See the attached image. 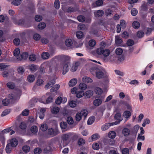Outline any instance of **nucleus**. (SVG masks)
<instances>
[{"instance_id": "1", "label": "nucleus", "mask_w": 154, "mask_h": 154, "mask_svg": "<svg viewBox=\"0 0 154 154\" xmlns=\"http://www.w3.org/2000/svg\"><path fill=\"white\" fill-rule=\"evenodd\" d=\"M59 133V132L57 129H54L52 128H50L48 129L46 135L47 137H51L57 135Z\"/></svg>"}, {"instance_id": "2", "label": "nucleus", "mask_w": 154, "mask_h": 154, "mask_svg": "<svg viewBox=\"0 0 154 154\" xmlns=\"http://www.w3.org/2000/svg\"><path fill=\"white\" fill-rule=\"evenodd\" d=\"M13 22L14 24L17 25H22L26 27H30V26L25 24V20L23 18L18 20L14 19Z\"/></svg>"}, {"instance_id": "3", "label": "nucleus", "mask_w": 154, "mask_h": 154, "mask_svg": "<svg viewBox=\"0 0 154 154\" xmlns=\"http://www.w3.org/2000/svg\"><path fill=\"white\" fill-rule=\"evenodd\" d=\"M70 134L68 133L63 135L62 137V139L63 141V146H66L69 143L68 139L70 137Z\"/></svg>"}, {"instance_id": "4", "label": "nucleus", "mask_w": 154, "mask_h": 154, "mask_svg": "<svg viewBox=\"0 0 154 154\" xmlns=\"http://www.w3.org/2000/svg\"><path fill=\"white\" fill-rule=\"evenodd\" d=\"M103 141L105 144L106 145H112L115 143V141L114 140L108 138H104L103 139Z\"/></svg>"}, {"instance_id": "5", "label": "nucleus", "mask_w": 154, "mask_h": 154, "mask_svg": "<svg viewBox=\"0 0 154 154\" xmlns=\"http://www.w3.org/2000/svg\"><path fill=\"white\" fill-rule=\"evenodd\" d=\"M96 76L98 79H101L106 77V75L101 71H97L96 72Z\"/></svg>"}, {"instance_id": "6", "label": "nucleus", "mask_w": 154, "mask_h": 154, "mask_svg": "<svg viewBox=\"0 0 154 154\" xmlns=\"http://www.w3.org/2000/svg\"><path fill=\"white\" fill-rule=\"evenodd\" d=\"M70 65V62H68L64 64L62 74L63 75L65 74L69 70V68L68 66Z\"/></svg>"}, {"instance_id": "7", "label": "nucleus", "mask_w": 154, "mask_h": 154, "mask_svg": "<svg viewBox=\"0 0 154 154\" xmlns=\"http://www.w3.org/2000/svg\"><path fill=\"white\" fill-rule=\"evenodd\" d=\"M56 82L55 79L51 80L45 86V89H48L52 86Z\"/></svg>"}, {"instance_id": "8", "label": "nucleus", "mask_w": 154, "mask_h": 154, "mask_svg": "<svg viewBox=\"0 0 154 154\" xmlns=\"http://www.w3.org/2000/svg\"><path fill=\"white\" fill-rule=\"evenodd\" d=\"M103 3L102 0H97L92 4V6L94 7L100 6L102 5Z\"/></svg>"}, {"instance_id": "9", "label": "nucleus", "mask_w": 154, "mask_h": 154, "mask_svg": "<svg viewBox=\"0 0 154 154\" xmlns=\"http://www.w3.org/2000/svg\"><path fill=\"white\" fill-rule=\"evenodd\" d=\"M28 54L27 52H24L23 53L20 55V57H19L17 58V59L18 60H26L28 57Z\"/></svg>"}, {"instance_id": "10", "label": "nucleus", "mask_w": 154, "mask_h": 154, "mask_svg": "<svg viewBox=\"0 0 154 154\" xmlns=\"http://www.w3.org/2000/svg\"><path fill=\"white\" fill-rule=\"evenodd\" d=\"M61 58L64 63H68V62H70V57L68 56L62 55H61Z\"/></svg>"}, {"instance_id": "11", "label": "nucleus", "mask_w": 154, "mask_h": 154, "mask_svg": "<svg viewBox=\"0 0 154 154\" xmlns=\"http://www.w3.org/2000/svg\"><path fill=\"white\" fill-rule=\"evenodd\" d=\"M104 14L103 11L101 10H97L96 12L94 13L95 16L96 17H101Z\"/></svg>"}, {"instance_id": "12", "label": "nucleus", "mask_w": 154, "mask_h": 154, "mask_svg": "<svg viewBox=\"0 0 154 154\" xmlns=\"http://www.w3.org/2000/svg\"><path fill=\"white\" fill-rule=\"evenodd\" d=\"M121 116L120 113L119 112L117 113L115 115V119L118 121V122H114V123L115 125L119 123L122 120V119H121Z\"/></svg>"}, {"instance_id": "13", "label": "nucleus", "mask_w": 154, "mask_h": 154, "mask_svg": "<svg viewBox=\"0 0 154 154\" xmlns=\"http://www.w3.org/2000/svg\"><path fill=\"white\" fill-rule=\"evenodd\" d=\"M18 143L17 140L15 138L12 139L10 141V143L9 144H10L11 146L13 147H15L18 144Z\"/></svg>"}, {"instance_id": "14", "label": "nucleus", "mask_w": 154, "mask_h": 154, "mask_svg": "<svg viewBox=\"0 0 154 154\" xmlns=\"http://www.w3.org/2000/svg\"><path fill=\"white\" fill-rule=\"evenodd\" d=\"M77 80L76 78H74L71 80L69 83V85L70 87L75 86L77 83Z\"/></svg>"}, {"instance_id": "15", "label": "nucleus", "mask_w": 154, "mask_h": 154, "mask_svg": "<svg viewBox=\"0 0 154 154\" xmlns=\"http://www.w3.org/2000/svg\"><path fill=\"white\" fill-rule=\"evenodd\" d=\"M90 33L91 35H94L96 36H99L100 34L97 29H92L90 31Z\"/></svg>"}, {"instance_id": "16", "label": "nucleus", "mask_w": 154, "mask_h": 154, "mask_svg": "<svg viewBox=\"0 0 154 154\" xmlns=\"http://www.w3.org/2000/svg\"><path fill=\"white\" fill-rule=\"evenodd\" d=\"M73 44V41L72 39H66L65 42V45L68 47H71Z\"/></svg>"}, {"instance_id": "17", "label": "nucleus", "mask_w": 154, "mask_h": 154, "mask_svg": "<svg viewBox=\"0 0 154 154\" xmlns=\"http://www.w3.org/2000/svg\"><path fill=\"white\" fill-rule=\"evenodd\" d=\"M78 9L76 8L70 6L68 7L66 12L68 13L75 12L78 11Z\"/></svg>"}, {"instance_id": "18", "label": "nucleus", "mask_w": 154, "mask_h": 154, "mask_svg": "<svg viewBox=\"0 0 154 154\" xmlns=\"http://www.w3.org/2000/svg\"><path fill=\"white\" fill-rule=\"evenodd\" d=\"M82 80L84 82H85L87 83H91L93 81L92 79L87 77H83Z\"/></svg>"}, {"instance_id": "19", "label": "nucleus", "mask_w": 154, "mask_h": 154, "mask_svg": "<svg viewBox=\"0 0 154 154\" xmlns=\"http://www.w3.org/2000/svg\"><path fill=\"white\" fill-rule=\"evenodd\" d=\"M52 149V148L51 146H47L44 148L43 152L44 153H48L51 152Z\"/></svg>"}, {"instance_id": "20", "label": "nucleus", "mask_w": 154, "mask_h": 154, "mask_svg": "<svg viewBox=\"0 0 154 154\" xmlns=\"http://www.w3.org/2000/svg\"><path fill=\"white\" fill-rule=\"evenodd\" d=\"M113 12V10L110 8H108L106 9L105 11V15L106 16H110L112 14Z\"/></svg>"}, {"instance_id": "21", "label": "nucleus", "mask_w": 154, "mask_h": 154, "mask_svg": "<svg viewBox=\"0 0 154 154\" xmlns=\"http://www.w3.org/2000/svg\"><path fill=\"white\" fill-rule=\"evenodd\" d=\"M141 10L143 11H146L147 10V5L146 3L144 2L140 7Z\"/></svg>"}, {"instance_id": "22", "label": "nucleus", "mask_w": 154, "mask_h": 154, "mask_svg": "<svg viewBox=\"0 0 154 154\" xmlns=\"http://www.w3.org/2000/svg\"><path fill=\"white\" fill-rule=\"evenodd\" d=\"M110 53V51L108 49H104L103 52V55L105 57H107L108 56Z\"/></svg>"}, {"instance_id": "23", "label": "nucleus", "mask_w": 154, "mask_h": 154, "mask_svg": "<svg viewBox=\"0 0 154 154\" xmlns=\"http://www.w3.org/2000/svg\"><path fill=\"white\" fill-rule=\"evenodd\" d=\"M12 147L11 146L10 144H8L6 146L5 150L6 152L8 153H10L11 152Z\"/></svg>"}, {"instance_id": "24", "label": "nucleus", "mask_w": 154, "mask_h": 154, "mask_svg": "<svg viewBox=\"0 0 154 154\" xmlns=\"http://www.w3.org/2000/svg\"><path fill=\"white\" fill-rule=\"evenodd\" d=\"M46 27V24L44 22L40 23L38 25V28L40 29H43Z\"/></svg>"}, {"instance_id": "25", "label": "nucleus", "mask_w": 154, "mask_h": 154, "mask_svg": "<svg viewBox=\"0 0 154 154\" xmlns=\"http://www.w3.org/2000/svg\"><path fill=\"white\" fill-rule=\"evenodd\" d=\"M26 124L24 122H21L20 125V128L23 131V132L25 133L26 132Z\"/></svg>"}, {"instance_id": "26", "label": "nucleus", "mask_w": 154, "mask_h": 154, "mask_svg": "<svg viewBox=\"0 0 154 154\" xmlns=\"http://www.w3.org/2000/svg\"><path fill=\"white\" fill-rule=\"evenodd\" d=\"M132 26L134 29H138L140 26V24L138 22L134 21L132 23Z\"/></svg>"}, {"instance_id": "27", "label": "nucleus", "mask_w": 154, "mask_h": 154, "mask_svg": "<svg viewBox=\"0 0 154 154\" xmlns=\"http://www.w3.org/2000/svg\"><path fill=\"white\" fill-rule=\"evenodd\" d=\"M79 66V63L78 62L76 63L72 67L71 69V71L72 72L75 71L77 70Z\"/></svg>"}, {"instance_id": "28", "label": "nucleus", "mask_w": 154, "mask_h": 154, "mask_svg": "<svg viewBox=\"0 0 154 154\" xmlns=\"http://www.w3.org/2000/svg\"><path fill=\"white\" fill-rule=\"evenodd\" d=\"M22 1V0H13L11 3L15 6H18L21 4Z\"/></svg>"}, {"instance_id": "29", "label": "nucleus", "mask_w": 154, "mask_h": 154, "mask_svg": "<svg viewBox=\"0 0 154 154\" xmlns=\"http://www.w3.org/2000/svg\"><path fill=\"white\" fill-rule=\"evenodd\" d=\"M93 103L94 105L96 106H98L101 103L102 101L100 99H97L95 100L94 101Z\"/></svg>"}, {"instance_id": "30", "label": "nucleus", "mask_w": 154, "mask_h": 154, "mask_svg": "<svg viewBox=\"0 0 154 154\" xmlns=\"http://www.w3.org/2000/svg\"><path fill=\"white\" fill-rule=\"evenodd\" d=\"M76 35L77 38H82L83 35V33L82 32L79 31L76 32Z\"/></svg>"}, {"instance_id": "31", "label": "nucleus", "mask_w": 154, "mask_h": 154, "mask_svg": "<svg viewBox=\"0 0 154 154\" xmlns=\"http://www.w3.org/2000/svg\"><path fill=\"white\" fill-rule=\"evenodd\" d=\"M116 136V133L114 131H110L108 134V136L110 138L113 139Z\"/></svg>"}, {"instance_id": "32", "label": "nucleus", "mask_w": 154, "mask_h": 154, "mask_svg": "<svg viewBox=\"0 0 154 154\" xmlns=\"http://www.w3.org/2000/svg\"><path fill=\"white\" fill-rule=\"evenodd\" d=\"M60 109L58 107H54L51 110V112L53 114H57V113L59 111Z\"/></svg>"}, {"instance_id": "33", "label": "nucleus", "mask_w": 154, "mask_h": 154, "mask_svg": "<svg viewBox=\"0 0 154 154\" xmlns=\"http://www.w3.org/2000/svg\"><path fill=\"white\" fill-rule=\"evenodd\" d=\"M93 95V91L91 90L87 91L85 93L86 96L87 98H90Z\"/></svg>"}, {"instance_id": "34", "label": "nucleus", "mask_w": 154, "mask_h": 154, "mask_svg": "<svg viewBox=\"0 0 154 154\" xmlns=\"http://www.w3.org/2000/svg\"><path fill=\"white\" fill-rule=\"evenodd\" d=\"M36 65L34 64H32L28 66V69L31 72H35L36 70Z\"/></svg>"}, {"instance_id": "35", "label": "nucleus", "mask_w": 154, "mask_h": 154, "mask_svg": "<svg viewBox=\"0 0 154 154\" xmlns=\"http://www.w3.org/2000/svg\"><path fill=\"white\" fill-rule=\"evenodd\" d=\"M79 87L82 90H84L86 89L87 85L84 83H81L79 85Z\"/></svg>"}, {"instance_id": "36", "label": "nucleus", "mask_w": 154, "mask_h": 154, "mask_svg": "<svg viewBox=\"0 0 154 154\" xmlns=\"http://www.w3.org/2000/svg\"><path fill=\"white\" fill-rule=\"evenodd\" d=\"M129 130L127 128H124L122 130V133L125 136H128L129 134Z\"/></svg>"}, {"instance_id": "37", "label": "nucleus", "mask_w": 154, "mask_h": 154, "mask_svg": "<svg viewBox=\"0 0 154 154\" xmlns=\"http://www.w3.org/2000/svg\"><path fill=\"white\" fill-rule=\"evenodd\" d=\"M77 20L79 22H84L85 20V17L82 15H80L78 16L77 17Z\"/></svg>"}, {"instance_id": "38", "label": "nucleus", "mask_w": 154, "mask_h": 154, "mask_svg": "<svg viewBox=\"0 0 154 154\" xmlns=\"http://www.w3.org/2000/svg\"><path fill=\"white\" fill-rule=\"evenodd\" d=\"M35 80V77L33 75H29L27 78V80L29 82H33Z\"/></svg>"}, {"instance_id": "39", "label": "nucleus", "mask_w": 154, "mask_h": 154, "mask_svg": "<svg viewBox=\"0 0 154 154\" xmlns=\"http://www.w3.org/2000/svg\"><path fill=\"white\" fill-rule=\"evenodd\" d=\"M48 125L45 123L42 124L40 128L41 130L44 131H46L48 129Z\"/></svg>"}, {"instance_id": "40", "label": "nucleus", "mask_w": 154, "mask_h": 154, "mask_svg": "<svg viewBox=\"0 0 154 154\" xmlns=\"http://www.w3.org/2000/svg\"><path fill=\"white\" fill-rule=\"evenodd\" d=\"M82 115L80 112H77L75 115V118L76 121H79L82 119Z\"/></svg>"}, {"instance_id": "41", "label": "nucleus", "mask_w": 154, "mask_h": 154, "mask_svg": "<svg viewBox=\"0 0 154 154\" xmlns=\"http://www.w3.org/2000/svg\"><path fill=\"white\" fill-rule=\"evenodd\" d=\"M103 49H103L102 48L99 47L97 48L96 50L97 54L99 55L102 54Z\"/></svg>"}, {"instance_id": "42", "label": "nucleus", "mask_w": 154, "mask_h": 154, "mask_svg": "<svg viewBox=\"0 0 154 154\" xmlns=\"http://www.w3.org/2000/svg\"><path fill=\"white\" fill-rule=\"evenodd\" d=\"M88 44L90 46L93 47L95 46L96 44V42L94 39H91L89 42Z\"/></svg>"}, {"instance_id": "43", "label": "nucleus", "mask_w": 154, "mask_h": 154, "mask_svg": "<svg viewBox=\"0 0 154 154\" xmlns=\"http://www.w3.org/2000/svg\"><path fill=\"white\" fill-rule=\"evenodd\" d=\"M131 113L129 111H125L123 114L124 116L126 118H128L131 116Z\"/></svg>"}, {"instance_id": "44", "label": "nucleus", "mask_w": 154, "mask_h": 154, "mask_svg": "<svg viewBox=\"0 0 154 154\" xmlns=\"http://www.w3.org/2000/svg\"><path fill=\"white\" fill-rule=\"evenodd\" d=\"M29 58L30 61H34L36 60V57L35 54H32L29 56Z\"/></svg>"}, {"instance_id": "45", "label": "nucleus", "mask_w": 154, "mask_h": 154, "mask_svg": "<svg viewBox=\"0 0 154 154\" xmlns=\"http://www.w3.org/2000/svg\"><path fill=\"white\" fill-rule=\"evenodd\" d=\"M22 149L25 153H27L30 150V147L28 146L25 145L22 147Z\"/></svg>"}, {"instance_id": "46", "label": "nucleus", "mask_w": 154, "mask_h": 154, "mask_svg": "<svg viewBox=\"0 0 154 154\" xmlns=\"http://www.w3.org/2000/svg\"><path fill=\"white\" fill-rule=\"evenodd\" d=\"M95 120V118L94 116H92L90 117L88 119L87 122V124L88 125H91L94 122Z\"/></svg>"}, {"instance_id": "47", "label": "nucleus", "mask_w": 154, "mask_h": 154, "mask_svg": "<svg viewBox=\"0 0 154 154\" xmlns=\"http://www.w3.org/2000/svg\"><path fill=\"white\" fill-rule=\"evenodd\" d=\"M98 138V134H95L93 135L91 137L89 138L90 141H92L93 140H96Z\"/></svg>"}, {"instance_id": "48", "label": "nucleus", "mask_w": 154, "mask_h": 154, "mask_svg": "<svg viewBox=\"0 0 154 154\" xmlns=\"http://www.w3.org/2000/svg\"><path fill=\"white\" fill-rule=\"evenodd\" d=\"M49 56L50 55L48 53L45 52L42 54V57L43 59H46L49 57Z\"/></svg>"}, {"instance_id": "49", "label": "nucleus", "mask_w": 154, "mask_h": 154, "mask_svg": "<svg viewBox=\"0 0 154 154\" xmlns=\"http://www.w3.org/2000/svg\"><path fill=\"white\" fill-rule=\"evenodd\" d=\"M144 32L141 31H138L137 32V37L139 38L143 37L144 35Z\"/></svg>"}, {"instance_id": "50", "label": "nucleus", "mask_w": 154, "mask_h": 154, "mask_svg": "<svg viewBox=\"0 0 154 154\" xmlns=\"http://www.w3.org/2000/svg\"><path fill=\"white\" fill-rule=\"evenodd\" d=\"M76 94V97L78 98L82 97L84 95V92L83 91H79Z\"/></svg>"}, {"instance_id": "51", "label": "nucleus", "mask_w": 154, "mask_h": 154, "mask_svg": "<svg viewBox=\"0 0 154 154\" xmlns=\"http://www.w3.org/2000/svg\"><path fill=\"white\" fill-rule=\"evenodd\" d=\"M54 6L57 9H58L60 7V2L59 0H55L54 3Z\"/></svg>"}, {"instance_id": "52", "label": "nucleus", "mask_w": 154, "mask_h": 154, "mask_svg": "<svg viewBox=\"0 0 154 154\" xmlns=\"http://www.w3.org/2000/svg\"><path fill=\"white\" fill-rule=\"evenodd\" d=\"M36 41L40 40L41 42L44 44L48 43L49 42L48 39H35Z\"/></svg>"}, {"instance_id": "53", "label": "nucleus", "mask_w": 154, "mask_h": 154, "mask_svg": "<svg viewBox=\"0 0 154 154\" xmlns=\"http://www.w3.org/2000/svg\"><path fill=\"white\" fill-rule=\"evenodd\" d=\"M31 131L33 133H36L38 131V128L35 126H32L31 128Z\"/></svg>"}, {"instance_id": "54", "label": "nucleus", "mask_w": 154, "mask_h": 154, "mask_svg": "<svg viewBox=\"0 0 154 154\" xmlns=\"http://www.w3.org/2000/svg\"><path fill=\"white\" fill-rule=\"evenodd\" d=\"M42 17L41 15H36L35 16V19L36 21L40 22L42 20Z\"/></svg>"}, {"instance_id": "55", "label": "nucleus", "mask_w": 154, "mask_h": 154, "mask_svg": "<svg viewBox=\"0 0 154 154\" xmlns=\"http://www.w3.org/2000/svg\"><path fill=\"white\" fill-rule=\"evenodd\" d=\"M120 23L121 27L123 28H125L126 27L125 21L123 20H121L120 21Z\"/></svg>"}, {"instance_id": "56", "label": "nucleus", "mask_w": 154, "mask_h": 154, "mask_svg": "<svg viewBox=\"0 0 154 154\" xmlns=\"http://www.w3.org/2000/svg\"><path fill=\"white\" fill-rule=\"evenodd\" d=\"M121 36L122 38H127L128 37L129 33L127 31H125L122 33Z\"/></svg>"}, {"instance_id": "57", "label": "nucleus", "mask_w": 154, "mask_h": 154, "mask_svg": "<svg viewBox=\"0 0 154 154\" xmlns=\"http://www.w3.org/2000/svg\"><path fill=\"white\" fill-rule=\"evenodd\" d=\"M94 91L96 94H101L102 92V90L98 87L96 88H95Z\"/></svg>"}, {"instance_id": "58", "label": "nucleus", "mask_w": 154, "mask_h": 154, "mask_svg": "<svg viewBox=\"0 0 154 154\" xmlns=\"http://www.w3.org/2000/svg\"><path fill=\"white\" fill-rule=\"evenodd\" d=\"M60 125L62 129H65L66 128L67 126V123L65 122H61L60 123Z\"/></svg>"}, {"instance_id": "59", "label": "nucleus", "mask_w": 154, "mask_h": 154, "mask_svg": "<svg viewBox=\"0 0 154 154\" xmlns=\"http://www.w3.org/2000/svg\"><path fill=\"white\" fill-rule=\"evenodd\" d=\"M85 143V140L83 138H80L79 139L78 144V145L80 146H82L84 145Z\"/></svg>"}, {"instance_id": "60", "label": "nucleus", "mask_w": 154, "mask_h": 154, "mask_svg": "<svg viewBox=\"0 0 154 154\" xmlns=\"http://www.w3.org/2000/svg\"><path fill=\"white\" fill-rule=\"evenodd\" d=\"M7 87L11 89H13L14 88L15 85L12 82H8L7 84Z\"/></svg>"}, {"instance_id": "61", "label": "nucleus", "mask_w": 154, "mask_h": 154, "mask_svg": "<svg viewBox=\"0 0 154 154\" xmlns=\"http://www.w3.org/2000/svg\"><path fill=\"white\" fill-rule=\"evenodd\" d=\"M122 39H116L115 43L118 46H120L122 43Z\"/></svg>"}, {"instance_id": "62", "label": "nucleus", "mask_w": 154, "mask_h": 154, "mask_svg": "<svg viewBox=\"0 0 154 154\" xmlns=\"http://www.w3.org/2000/svg\"><path fill=\"white\" fill-rule=\"evenodd\" d=\"M123 52V51L122 48H118L116 49V53L117 55H121Z\"/></svg>"}, {"instance_id": "63", "label": "nucleus", "mask_w": 154, "mask_h": 154, "mask_svg": "<svg viewBox=\"0 0 154 154\" xmlns=\"http://www.w3.org/2000/svg\"><path fill=\"white\" fill-rule=\"evenodd\" d=\"M137 10L135 8H133L131 10V14L133 16H136L137 14Z\"/></svg>"}, {"instance_id": "64", "label": "nucleus", "mask_w": 154, "mask_h": 154, "mask_svg": "<svg viewBox=\"0 0 154 154\" xmlns=\"http://www.w3.org/2000/svg\"><path fill=\"white\" fill-rule=\"evenodd\" d=\"M42 151V149L40 148H37L34 149V152L35 154H39Z\"/></svg>"}]
</instances>
